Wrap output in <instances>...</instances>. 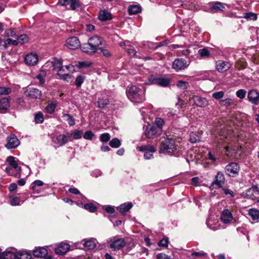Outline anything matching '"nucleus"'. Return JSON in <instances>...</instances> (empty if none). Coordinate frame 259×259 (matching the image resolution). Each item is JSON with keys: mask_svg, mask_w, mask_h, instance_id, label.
Masks as SVG:
<instances>
[{"mask_svg": "<svg viewBox=\"0 0 259 259\" xmlns=\"http://www.w3.org/2000/svg\"><path fill=\"white\" fill-rule=\"evenodd\" d=\"M145 93L144 88H140L136 85H133L126 90L128 98L132 102L136 103H141L145 101Z\"/></svg>", "mask_w": 259, "mask_h": 259, "instance_id": "f257e3e1", "label": "nucleus"}, {"mask_svg": "<svg viewBox=\"0 0 259 259\" xmlns=\"http://www.w3.org/2000/svg\"><path fill=\"white\" fill-rule=\"evenodd\" d=\"M176 150V146L174 139L166 138L162 141L160 147V152L161 153L171 155Z\"/></svg>", "mask_w": 259, "mask_h": 259, "instance_id": "f03ea898", "label": "nucleus"}, {"mask_svg": "<svg viewBox=\"0 0 259 259\" xmlns=\"http://www.w3.org/2000/svg\"><path fill=\"white\" fill-rule=\"evenodd\" d=\"M162 133V129L155 125H148L144 132L146 137L148 139H154L159 136Z\"/></svg>", "mask_w": 259, "mask_h": 259, "instance_id": "7ed1b4c3", "label": "nucleus"}, {"mask_svg": "<svg viewBox=\"0 0 259 259\" xmlns=\"http://www.w3.org/2000/svg\"><path fill=\"white\" fill-rule=\"evenodd\" d=\"M147 84H157L161 87H166L170 83V79L166 77L150 75L148 78Z\"/></svg>", "mask_w": 259, "mask_h": 259, "instance_id": "20e7f679", "label": "nucleus"}, {"mask_svg": "<svg viewBox=\"0 0 259 259\" xmlns=\"http://www.w3.org/2000/svg\"><path fill=\"white\" fill-rule=\"evenodd\" d=\"M108 242L109 243L110 248L114 251L121 249L124 247L126 244L124 239L121 238H118L114 237L110 238Z\"/></svg>", "mask_w": 259, "mask_h": 259, "instance_id": "39448f33", "label": "nucleus"}, {"mask_svg": "<svg viewBox=\"0 0 259 259\" xmlns=\"http://www.w3.org/2000/svg\"><path fill=\"white\" fill-rule=\"evenodd\" d=\"M225 172L230 177H235L240 170L239 165L236 162H231L225 167Z\"/></svg>", "mask_w": 259, "mask_h": 259, "instance_id": "423d86ee", "label": "nucleus"}, {"mask_svg": "<svg viewBox=\"0 0 259 259\" xmlns=\"http://www.w3.org/2000/svg\"><path fill=\"white\" fill-rule=\"evenodd\" d=\"M20 144V142L16 136L14 135H10L7 138V143L5 147L8 149H14L17 147Z\"/></svg>", "mask_w": 259, "mask_h": 259, "instance_id": "0eeeda50", "label": "nucleus"}, {"mask_svg": "<svg viewBox=\"0 0 259 259\" xmlns=\"http://www.w3.org/2000/svg\"><path fill=\"white\" fill-rule=\"evenodd\" d=\"M248 101L254 105L259 104V93L255 90L248 91L247 95Z\"/></svg>", "mask_w": 259, "mask_h": 259, "instance_id": "6e6552de", "label": "nucleus"}, {"mask_svg": "<svg viewBox=\"0 0 259 259\" xmlns=\"http://www.w3.org/2000/svg\"><path fill=\"white\" fill-rule=\"evenodd\" d=\"M66 46L70 49L75 50L80 47V42L77 37L72 36L66 40Z\"/></svg>", "mask_w": 259, "mask_h": 259, "instance_id": "1a4fd4ad", "label": "nucleus"}, {"mask_svg": "<svg viewBox=\"0 0 259 259\" xmlns=\"http://www.w3.org/2000/svg\"><path fill=\"white\" fill-rule=\"evenodd\" d=\"M225 183V176L222 172L219 171L212 182V186L216 185L218 188L222 187Z\"/></svg>", "mask_w": 259, "mask_h": 259, "instance_id": "9d476101", "label": "nucleus"}, {"mask_svg": "<svg viewBox=\"0 0 259 259\" xmlns=\"http://www.w3.org/2000/svg\"><path fill=\"white\" fill-rule=\"evenodd\" d=\"M187 62L184 59H176L172 64L173 68L177 71L185 69L188 66Z\"/></svg>", "mask_w": 259, "mask_h": 259, "instance_id": "9b49d317", "label": "nucleus"}, {"mask_svg": "<svg viewBox=\"0 0 259 259\" xmlns=\"http://www.w3.org/2000/svg\"><path fill=\"white\" fill-rule=\"evenodd\" d=\"M70 249V245L68 244L62 242L60 243L54 251L56 254L62 255L66 253Z\"/></svg>", "mask_w": 259, "mask_h": 259, "instance_id": "f8f14e48", "label": "nucleus"}, {"mask_svg": "<svg viewBox=\"0 0 259 259\" xmlns=\"http://www.w3.org/2000/svg\"><path fill=\"white\" fill-rule=\"evenodd\" d=\"M10 96L0 99V113H5L10 107Z\"/></svg>", "mask_w": 259, "mask_h": 259, "instance_id": "ddd939ff", "label": "nucleus"}, {"mask_svg": "<svg viewBox=\"0 0 259 259\" xmlns=\"http://www.w3.org/2000/svg\"><path fill=\"white\" fill-rule=\"evenodd\" d=\"M26 92L27 96L30 99H39L41 96V91L36 88H29Z\"/></svg>", "mask_w": 259, "mask_h": 259, "instance_id": "4468645a", "label": "nucleus"}, {"mask_svg": "<svg viewBox=\"0 0 259 259\" xmlns=\"http://www.w3.org/2000/svg\"><path fill=\"white\" fill-rule=\"evenodd\" d=\"M52 141L54 144L62 146L68 142L67 136L64 134H59L52 138Z\"/></svg>", "mask_w": 259, "mask_h": 259, "instance_id": "2eb2a0df", "label": "nucleus"}, {"mask_svg": "<svg viewBox=\"0 0 259 259\" xmlns=\"http://www.w3.org/2000/svg\"><path fill=\"white\" fill-rule=\"evenodd\" d=\"M98 50L94 46H92V43L89 40L87 43L83 44L81 46V50L90 55L96 53Z\"/></svg>", "mask_w": 259, "mask_h": 259, "instance_id": "dca6fc26", "label": "nucleus"}, {"mask_svg": "<svg viewBox=\"0 0 259 259\" xmlns=\"http://www.w3.org/2000/svg\"><path fill=\"white\" fill-rule=\"evenodd\" d=\"M38 62V57L36 54L29 53L25 58V62L28 65H34Z\"/></svg>", "mask_w": 259, "mask_h": 259, "instance_id": "f3484780", "label": "nucleus"}, {"mask_svg": "<svg viewBox=\"0 0 259 259\" xmlns=\"http://www.w3.org/2000/svg\"><path fill=\"white\" fill-rule=\"evenodd\" d=\"M230 68V65L229 63L220 60L216 62V69L220 72H224Z\"/></svg>", "mask_w": 259, "mask_h": 259, "instance_id": "a211bd4d", "label": "nucleus"}, {"mask_svg": "<svg viewBox=\"0 0 259 259\" xmlns=\"http://www.w3.org/2000/svg\"><path fill=\"white\" fill-rule=\"evenodd\" d=\"M232 219L233 216L230 211L228 209L224 210L221 215V221L225 224H228Z\"/></svg>", "mask_w": 259, "mask_h": 259, "instance_id": "6ab92c4d", "label": "nucleus"}, {"mask_svg": "<svg viewBox=\"0 0 259 259\" xmlns=\"http://www.w3.org/2000/svg\"><path fill=\"white\" fill-rule=\"evenodd\" d=\"M48 253V250L45 247H39L33 251V255L38 258L46 257Z\"/></svg>", "mask_w": 259, "mask_h": 259, "instance_id": "aec40b11", "label": "nucleus"}, {"mask_svg": "<svg viewBox=\"0 0 259 259\" xmlns=\"http://www.w3.org/2000/svg\"><path fill=\"white\" fill-rule=\"evenodd\" d=\"M16 259H31V253L29 251H19L14 254Z\"/></svg>", "mask_w": 259, "mask_h": 259, "instance_id": "412c9836", "label": "nucleus"}, {"mask_svg": "<svg viewBox=\"0 0 259 259\" xmlns=\"http://www.w3.org/2000/svg\"><path fill=\"white\" fill-rule=\"evenodd\" d=\"M195 104L199 107H204L207 105V101L206 99L198 96H194L192 97Z\"/></svg>", "mask_w": 259, "mask_h": 259, "instance_id": "4be33fe9", "label": "nucleus"}, {"mask_svg": "<svg viewBox=\"0 0 259 259\" xmlns=\"http://www.w3.org/2000/svg\"><path fill=\"white\" fill-rule=\"evenodd\" d=\"M82 241L84 242L83 243L84 248L87 250L93 249L96 246V240L95 239H84Z\"/></svg>", "mask_w": 259, "mask_h": 259, "instance_id": "5701e85b", "label": "nucleus"}, {"mask_svg": "<svg viewBox=\"0 0 259 259\" xmlns=\"http://www.w3.org/2000/svg\"><path fill=\"white\" fill-rule=\"evenodd\" d=\"M6 161L8 162L10 166L12 168H14L17 171L19 172L21 171V167L18 166L15 157L12 156H9L7 157Z\"/></svg>", "mask_w": 259, "mask_h": 259, "instance_id": "b1692460", "label": "nucleus"}, {"mask_svg": "<svg viewBox=\"0 0 259 259\" xmlns=\"http://www.w3.org/2000/svg\"><path fill=\"white\" fill-rule=\"evenodd\" d=\"M98 18L102 21H105L111 20L112 17L111 13L107 10H104L99 12Z\"/></svg>", "mask_w": 259, "mask_h": 259, "instance_id": "393cba45", "label": "nucleus"}, {"mask_svg": "<svg viewBox=\"0 0 259 259\" xmlns=\"http://www.w3.org/2000/svg\"><path fill=\"white\" fill-rule=\"evenodd\" d=\"M132 206L133 204L131 202H127L121 204L117 207V209L119 210L121 213L124 214L127 212Z\"/></svg>", "mask_w": 259, "mask_h": 259, "instance_id": "a878e982", "label": "nucleus"}, {"mask_svg": "<svg viewBox=\"0 0 259 259\" xmlns=\"http://www.w3.org/2000/svg\"><path fill=\"white\" fill-rule=\"evenodd\" d=\"M89 42L92 43V46L96 47L99 50V47L102 45V38L98 36H94L90 38L88 40Z\"/></svg>", "mask_w": 259, "mask_h": 259, "instance_id": "bb28decb", "label": "nucleus"}, {"mask_svg": "<svg viewBox=\"0 0 259 259\" xmlns=\"http://www.w3.org/2000/svg\"><path fill=\"white\" fill-rule=\"evenodd\" d=\"M137 149L139 151L144 152H146L147 151L155 152L156 151V149L155 147H154L152 145L148 144L138 147Z\"/></svg>", "mask_w": 259, "mask_h": 259, "instance_id": "cd10ccee", "label": "nucleus"}, {"mask_svg": "<svg viewBox=\"0 0 259 259\" xmlns=\"http://www.w3.org/2000/svg\"><path fill=\"white\" fill-rule=\"evenodd\" d=\"M225 7L220 2H216L210 7L211 12L215 13L219 11H223Z\"/></svg>", "mask_w": 259, "mask_h": 259, "instance_id": "c85d7f7f", "label": "nucleus"}, {"mask_svg": "<svg viewBox=\"0 0 259 259\" xmlns=\"http://www.w3.org/2000/svg\"><path fill=\"white\" fill-rule=\"evenodd\" d=\"M219 137L220 138L216 140V143H218V146H220L222 145L224 142V141L225 139L227 138V133L225 130L222 131L219 133Z\"/></svg>", "mask_w": 259, "mask_h": 259, "instance_id": "c756f323", "label": "nucleus"}, {"mask_svg": "<svg viewBox=\"0 0 259 259\" xmlns=\"http://www.w3.org/2000/svg\"><path fill=\"white\" fill-rule=\"evenodd\" d=\"M57 106V102L56 101H53L50 103H49L46 107V111L50 114L53 113L54 112Z\"/></svg>", "mask_w": 259, "mask_h": 259, "instance_id": "7c9ffc66", "label": "nucleus"}, {"mask_svg": "<svg viewBox=\"0 0 259 259\" xmlns=\"http://www.w3.org/2000/svg\"><path fill=\"white\" fill-rule=\"evenodd\" d=\"M128 13L130 15L136 14L141 12V7L138 5H133L128 7Z\"/></svg>", "mask_w": 259, "mask_h": 259, "instance_id": "2f4dec72", "label": "nucleus"}, {"mask_svg": "<svg viewBox=\"0 0 259 259\" xmlns=\"http://www.w3.org/2000/svg\"><path fill=\"white\" fill-rule=\"evenodd\" d=\"M109 101L107 98H99L98 101V106L100 109H104L105 106L108 105Z\"/></svg>", "mask_w": 259, "mask_h": 259, "instance_id": "473e14b6", "label": "nucleus"}, {"mask_svg": "<svg viewBox=\"0 0 259 259\" xmlns=\"http://www.w3.org/2000/svg\"><path fill=\"white\" fill-rule=\"evenodd\" d=\"M248 214L254 221L257 220L259 218V211L256 209H250Z\"/></svg>", "mask_w": 259, "mask_h": 259, "instance_id": "72a5a7b5", "label": "nucleus"}, {"mask_svg": "<svg viewBox=\"0 0 259 259\" xmlns=\"http://www.w3.org/2000/svg\"><path fill=\"white\" fill-rule=\"evenodd\" d=\"M190 141L192 143H198L200 141V137L195 133H191L190 134Z\"/></svg>", "mask_w": 259, "mask_h": 259, "instance_id": "f704fd0d", "label": "nucleus"}, {"mask_svg": "<svg viewBox=\"0 0 259 259\" xmlns=\"http://www.w3.org/2000/svg\"><path fill=\"white\" fill-rule=\"evenodd\" d=\"M109 145L112 148H117L120 146L121 142L118 139L115 138L110 141Z\"/></svg>", "mask_w": 259, "mask_h": 259, "instance_id": "c9c22d12", "label": "nucleus"}, {"mask_svg": "<svg viewBox=\"0 0 259 259\" xmlns=\"http://www.w3.org/2000/svg\"><path fill=\"white\" fill-rule=\"evenodd\" d=\"M85 76L82 75H77L75 78L74 83L78 88L80 87L85 80Z\"/></svg>", "mask_w": 259, "mask_h": 259, "instance_id": "e433bc0d", "label": "nucleus"}, {"mask_svg": "<svg viewBox=\"0 0 259 259\" xmlns=\"http://www.w3.org/2000/svg\"><path fill=\"white\" fill-rule=\"evenodd\" d=\"M57 74L59 76H63L64 79H66L67 77H69L68 73L66 71L63 66L58 69Z\"/></svg>", "mask_w": 259, "mask_h": 259, "instance_id": "4c0bfd02", "label": "nucleus"}, {"mask_svg": "<svg viewBox=\"0 0 259 259\" xmlns=\"http://www.w3.org/2000/svg\"><path fill=\"white\" fill-rule=\"evenodd\" d=\"M34 120L37 123H42L44 121L43 114L41 112L36 113L34 116Z\"/></svg>", "mask_w": 259, "mask_h": 259, "instance_id": "58836bf2", "label": "nucleus"}, {"mask_svg": "<svg viewBox=\"0 0 259 259\" xmlns=\"http://www.w3.org/2000/svg\"><path fill=\"white\" fill-rule=\"evenodd\" d=\"M12 92V89L10 88H7L5 87H0V95H8Z\"/></svg>", "mask_w": 259, "mask_h": 259, "instance_id": "ea45409f", "label": "nucleus"}, {"mask_svg": "<svg viewBox=\"0 0 259 259\" xmlns=\"http://www.w3.org/2000/svg\"><path fill=\"white\" fill-rule=\"evenodd\" d=\"M243 15V17L247 20H255L257 19L256 14L252 12L245 13Z\"/></svg>", "mask_w": 259, "mask_h": 259, "instance_id": "a19ab883", "label": "nucleus"}, {"mask_svg": "<svg viewBox=\"0 0 259 259\" xmlns=\"http://www.w3.org/2000/svg\"><path fill=\"white\" fill-rule=\"evenodd\" d=\"M198 54L202 57H208L210 55V53L209 51L207 48H203L202 49H200L198 51Z\"/></svg>", "mask_w": 259, "mask_h": 259, "instance_id": "79ce46f5", "label": "nucleus"}, {"mask_svg": "<svg viewBox=\"0 0 259 259\" xmlns=\"http://www.w3.org/2000/svg\"><path fill=\"white\" fill-rule=\"evenodd\" d=\"M69 4L70 9L72 10H74L80 7V2L79 0H70Z\"/></svg>", "mask_w": 259, "mask_h": 259, "instance_id": "37998d69", "label": "nucleus"}, {"mask_svg": "<svg viewBox=\"0 0 259 259\" xmlns=\"http://www.w3.org/2000/svg\"><path fill=\"white\" fill-rule=\"evenodd\" d=\"M65 117V120L67 121L69 125L72 126L75 124L74 119L69 114H64L63 116Z\"/></svg>", "mask_w": 259, "mask_h": 259, "instance_id": "c03bdc74", "label": "nucleus"}, {"mask_svg": "<svg viewBox=\"0 0 259 259\" xmlns=\"http://www.w3.org/2000/svg\"><path fill=\"white\" fill-rule=\"evenodd\" d=\"M10 203L12 206L20 205L19 198L16 196H12L10 197Z\"/></svg>", "mask_w": 259, "mask_h": 259, "instance_id": "a18cd8bd", "label": "nucleus"}, {"mask_svg": "<svg viewBox=\"0 0 259 259\" xmlns=\"http://www.w3.org/2000/svg\"><path fill=\"white\" fill-rule=\"evenodd\" d=\"M124 49L130 56L133 57L136 55V51L133 47L131 46H126Z\"/></svg>", "mask_w": 259, "mask_h": 259, "instance_id": "49530a36", "label": "nucleus"}, {"mask_svg": "<svg viewBox=\"0 0 259 259\" xmlns=\"http://www.w3.org/2000/svg\"><path fill=\"white\" fill-rule=\"evenodd\" d=\"M62 63L63 62L61 59H55L52 62L54 69H59L61 68L63 66Z\"/></svg>", "mask_w": 259, "mask_h": 259, "instance_id": "de8ad7c7", "label": "nucleus"}, {"mask_svg": "<svg viewBox=\"0 0 259 259\" xmlns=\"http://www.w3.org/2000/svg\"><path fill=\"white\" fill-rule=\"evenodd\" d=\"M84 208L91 212H95L97 209V207L91 203L85 204Z\"/></svg>", "mask_w": 259, "mask_h": 259, "instance_id": "09e8293b", "label": "nucleus"}, {"mask_svg": "<svg viewBox=\"0 0 259 259\" xmlns=\"http://www.w3.org/2000/svg\"><path fill=\"white\" fill-rule=\"evenodd\" d=\"M17 40L18 41V44H20L21 45L24 44V43L26 42L28 40V38L26 34H22L19 36H17Z\"/></svg>", "mask_w": 259, "mask_h": 259, "instance_id": "8fccbe9b", "label": "nucleus"}, {"mask_svg": "<svg viewBox=\"0 0 259 259\" xmlns=\"http://www.w3.org/2000/svg\"><path fill=\"white\" fill-rule=\"evenodd\" d=\"M10 44H12L14 46H17L18 44V41L17 40H12L11 38L7 39L6 40H5V49H7L8 48V45Z\"/></svg>", "mask_w": 259, "mask_h": 259, "instance_id": "3c124183", "label": "nucleus"}, {"mask_svg": "<svg viewBox=\"0 0 259 259\" xmlns=\"http://www.w3.org/2000/svg\"><path fill=\"white\" fill-rule=\"evenodd\" d=\"M110 135L109 133H104L100 135V140L102 142H107L110 141Z\"/></svg>", "mask_w": 259, "mask_h": 259, "instance_id": "603ef678", "label": "nucleus"}, {"mask_svg": "<svg viewBox=\"0 0 259 259\" xmlns=\"http://www.w3.org/2000/svg\"><path fill=\"white\" fill-rule=\"evenodd\" d=\"M5 34L7 37H13L15 38L17 37V35L16 34V32L14 29H7L5 32Z\"/></svg>", "mask_w": 259, "mask_h": 259, "instance_id": "864d4df0", "label": "nucleus"}, {"mask_svg": "<svg viewBox=\"0 0 259 259\" xmlns=\"http://www.w3.org/2000/svg\"><path fill=\"white\" fill-rule=\"evenodd\" d=\"M225 93L223 91L214 92L212 94V97L216 100H220L224 96Z\"/></svg>", "mask_w": 259, "mask_h": 259, "instance_id": "5fc2aeb1", "label": "nucleus"}, {"mask_svg": "<svg viewBox=\"0 0 259 259\" xmlns=\"http://www.w3.org/2000/svg\"><path fill=\"white\" fill-rule=\"evenodd\" d=\"M246 92L245 90L240 89L236 92V95L237 97L240 99H243L245 97Z\"/></svg>", "mask_w": 259, "mask_h": 259, "instance_id": "6e6d98bb", "label": "nucleus"}, {"mask_svg": "<svg viewBox=\"0 0 259 259\" xmlns=\"http://www.w3.org/2000/svg\"><path fill=\"white\" fill-rule=\"evenodd\" d=\"M221 103H224V105L226 106H232L234 104V101L231 99H226L225 100H222L221 101Z\"/></svg>", "mask_w": 259, "mask_h": 259, "instance_id": "4d7b16f0", "label": "nucleus"}, {"mask_svg": "<svg viewBox=\"0 0 259 259\" xmlns=\"http://www.w3.org/2000/svg\"><path fill=\"white\" fill-rule=\"evenodd\" d=\"M95 136V135L91 131H88L85 132L83 138L87 140H92L93 137Z\"/></svg>", "mask_w": 259, "mask_h": 259, "instance_id": "13d9d810", "label": "nucleus"}, {"mask_svg": "<svg viewBox=\"0 0 259 259\" xmlns=\"http://www.w3.org/2000/svg\"><path fill=\"white\" fill-rule=\"evenodd\" d=\"M188 84V82L184 81H179L177 83V86L182 89H187Z\"/></svg>", "mask_w": 259, "mask_h": 259, "instance_id": "bf43d9fd", "label": "nucleus"}, {"mask_svg": "<svg viewBox=\"0 0 259 259\" xmlns=\"http://www.w3.org/2000/svg\"><path fill=\"white\" fill-rule=\"evenodd\" d=\"M82 132L79 130H75L72 133V136L74 139H79L81 137Z\"/></svg>", "mask_w": 259, "mask_h": 259, "instance_id": "052dcab7", "label": "nucleus"}, {"mask_svg": "<svg viewBox=\"0 0 259 259\" xmlns=\"http://www.w3.org/2000/svg\"><path fill=\"white\" fill-rule=\"evenodd\" d=\"M45 75V72L42 71L36 76V78L39 80V83L40 84H43L45 81V79L43 77Z\"/></svg>", "mask_w": 259, "mask_h": 259, "instance_id": "680f3d73", "label": "nucleus"}, {"mask_svg": "<svg viewBox=\"0 0 259 259\" xmlns=\"http://www.w3.org/2000/svg\"><path fill=\"white\" fill-rule=\"evenodd\" d=\"M92 63L88 61H83L78 62V67L79 68H86L90 67Z\"/></svg>", "mask_w": 259, "mask_h": 259, "instance_id": "e2e57ef3", "label": "nucleus"}, {"mask_svg": "<svg viewBox=\"0 0 259 259\" xmlns=\"http://www.w3.org/2000/svg\"><path fill=\"white\" fill-rule=\"evenodd\" d=\"M206 253L204 252L203 251H199V252H193L191 253L192 256H197V257H201L206 255Z\"/></svg>", "mask_w": 259, "mask_h": 259, "instance_id": "0e129e2a", "label": "nucleus"}, {"mask_svg": "<svg viewBox=\"0 0 259 259\" xmlns=\"http://www.w3.org/2000/svg\"><path fill=\"white\" fill-rule=\"evenodd\" d=\"M155 122L156 124L155 125L157 127H159L162 129V126L164 123V120L160 118H157L156 119Z\"/></svg>", "mask_w": 259, "mask_h": 259, "instance_id": "69168bd1", "label": "nucleus"}, {"mask_svg": "<svg viewBox=\"0 0 259 259\" xmlns=\"http://www.w3.org/2000/svg\"><path fill=\"white\" fill-rule=\"evenodd\" d=\"M168 239L164 238L159 241L158 245L159 246H161L163 247H166L168 245Z\"/></svg>", "mask_w": 259, "mask_h": 259, "instance_id": "338daca9", "label": "nucleus"}, {"mask_svg": "<svg viewBox=\"0 0 259 259\" xmlns=\"http://www.w3.org/2000/svg\"><path fill=\"white\" fill-rule=\"evenodd\" d=\"M157 259H171L168 255L164 253H159L157 255Z\"/></svg>", "mask_w": 259, "mask_h": 259, "instance_id": "774afa93", "label": "nucleus"}]
</instances>
